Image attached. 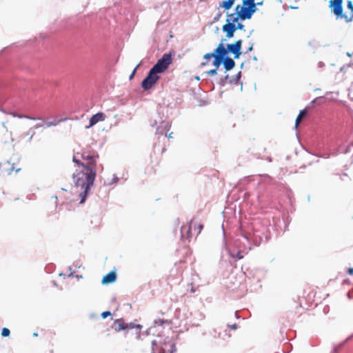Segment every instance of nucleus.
Wrapping results in <instances>:
<instances>
[{
    "mask_svg": "<svg viewBox=\"0 0 353 353\" xmlns=\"http://www.w3.org/2000/svg\"><path fill=\"white\" fill-rule=\"evenodd\" d=\"M81 157L86 161V172H80L74 175V184L77 188H80L79 193L80 203H83L86 199L88 191L92 186L97 175V160L99 154L96 152L90 154L83 151Z\"/></svg>",
    "mask_w": 353,
    "mask_h": 353,
    "instance_id": "obj_1",
    "label": "nucleus"
},
{
    "mask_svg": "<svg viewBox=\"0 0 353 353\" xmlns=\"http://www.w3.org/2000/svg\"><path fill=\"white\" fill-rule=\"evenodd\" d=\"M343 0H330L329 8L332 14L336 19L343 20L345 23H350L353 21V0L347 1V10L343 12Z\"/></svg>",
    "mask_w": 353,
    "mask_h": 353,
    "instance_id": "obj_2",
    "label": "nucleus"
},
{
    "mask_svg": "<svg viewBox=\"0 0 353 353\" xmlns=\"http://www.w3.org/2000/svg\"><path fill=\"white\" fill-rule=\"evenodd\" d=\"M256 10L255 0H242V4L236 6V12L233 14L236 18L244 21L251 19Z\"/></svg>",
    "mask_w": 353,
    "mask_h": 353,
    "instance_id": "obj_3",
    "label": "nucleus"
},
{
    "mask_svg": "<svg viewBox=\"0 0 353 353\" xmlns=\"http://www.w3.org/2000/svg\"><path fill=\"white\" fill-rule=\"evenodd\" d=\"M152 353H176L175 343L169 337L158 336L152 343Z\"/></svg>",
    "mask_w": 353,
    "mask_h": 353,
    "instance_id": "obj_4",
    "label": "nucleus"
},
{
    "mask_svg": "<svg viewBox=\"0 0 353 353\" xmlns=\"http://www.w3.org/2000/svg\"><path fill=\"white\" fill-rule=\"evenodd\" d=\"M239 19L234 16V14H228L227 15L226 23L223 26V32L225 33L228 38H232L236 31L235 23L239 21Z\"/></svg>",
    "mask_w": 353,
    "mask_h": 353,
    "instance_id": "obj_5",
    "label": "nucleus"
},
{
    "mask_svg": "<svg viewBox=\"0 0 353 353\" xmlns=\"http://www.w3.org/2000/svg\"><path fill=\"white\" fill-rule=\"evenodd\" d=\"M172 61V54H164L161 59L158 60L157 63L151 68L157 74L163 72Z\"/></svg>",
    "mask_w": 353,
    "mask_h": 353,
    "instance_id": "obj_6",
    "label": "nucleus"
},
{
    "mask_svg": "<svg viewBox=\"0 0 353 353\" xmlns=\"http://www.w3.org/2000/svg\"><path fill=\"white\" fill-rule=\"evenodd\" d=\"M159 79L158 74L151 69L147 77L143 80L141 86L144 90H148L151 88Z\"/></svg>",
    "mask_w": 353,
    "mask_h": 353,
    "instance_id": "obj_7",
    "label": "nucleus"
},
{
    "mask_svg": "<svg viewBox=\"0 0 353 353\" xmlns=\"http://www.w3.org/2000/svg\"><path fill=\"white\" fill-rule=\"evenodd\" d=\"M1 172L3 176L10 175L13 171L18 172L21 170V168H17L14 163L6 161L0 163Z\"/></svg>",
    "mask_w": 353,
    "mask_h": 353,
    "instance_id": "obj_8",
    "label": "nucleus"
},
{
    "mask_svg": "<svg viewBox=\"0 0 353 353\" xmlns=\"http://www.w3.org/2000/svg\"><path fill=\"white\" fill-rule=\"evenodd\" d=\"M133 327H134L132 325L126 323L123 319H115L112 325V328L117 332L132 329Z\"/></svg>",
    "mask_w": 353,
    "mask_h": 353,
    "instance_id": "obj_9",
    "label": "nucleus"
},
{
    "mask_svg": "<svg viewBox=\"0 0 353 353\" xmlns=\"http://www.w3.org/2000/svg\"><path fill=\"white\" fill-rule=\"evenodd\" d=\"M241 45L242 41L241 39L236 41L234 43L228 44V52L232 53L234 54V59H239L241 54Z\"/></svg>",
    "mask_w": 353,
    "mask_h": 353,
    "instance_id": "obj_10",
    "label": "nucleus"
},
{
    "mask_svg": "<svg viewBox=\"0 0 353 353\" xmlns=\"http://www.w3.org/2000/svg\"><path fill=\"white\" fill-rule=\"evenodd\" d=\"M106 119V115L103 112H98L94 114L90 119L89 125L85 126L86 129H88L97 123L103 121Z\"/></svg>",
    "mask_w": 353,
    "mask_h": 353,
    "instance_id": "obj_11",
    "label": "nucleus"
},
{
    "mask_svg": "<svg viewBox=\"0 0 353 353\" xmlns=\"http://www.w3.org/2000/svg\"><path fill=\"white\" fill-rule=\"evenodd\" d=\"M228 49L225 48L223 43H221L218 45L214 51V57L225 59V55L228 54Z\"/></svg>",
    "mask_w": 353,
    "mask_h": 353,
    "instance_id": "obj_12",
    "label": "nucleus"
},
{
    "mask_svg": "<svg viewBox=\"0 0 353 353\" xmlns=\"http://www.w3.org/2000/svg\"><path fill=\"white\" fill-rule=\"evenodd\" d=\"M117 279V274L114 272H110L108 274L105 275L102 279V283H111L115 281Z\"/></svg>",
    "mask_w": 353,
    "mask_h": 353,
    "instance_id": "obj_13",
    "label": "nucleus"
},
{
    "mask_svg": "<svg viewBox=\"0 0 353 353\" xmlns=\"http://www.w3.org/2000/svg\"><path fill=\"white\" fill-rule=\"evenodd\" d=\"M223 63L226 70H232L235 65L234 61L230 57L223 59Z\"/></svg>",
    "mask_w": 353,
    "mask_h": 353,
    "instance_id": "obj_14",
    "label": "nucleus"
},
{
    "mask_svg": "<svg viewBox=\"0 0 353 353\" xmlns=\"http://www.w3.org/2000/svg\"><path fill=\"white\" fill-rule=\"evenodd\" d=\"M307 112L306 109L302 110L300 111L299 115L297 116L295 121V127L297 128L300 123L301 122L303 117H305L307 114Z\"/></svg>",
    "mask_w": 353,
    "mask_h": 353,
    "instance_id": "obj_15",
    "label": "nucleus"
},
{
    "mask_svg": "<svg viewBox=\"0 0 353 353\" xmlns=\"http://www.w3.org/2000/svg\"><path fill=\"white\" fill-rule=\"evenodd\" d=\"M235 0H225L219 5V8H223L225 10H229L232 8Z\"/></svg>",
    "mask_w": 353,
    "mask_h": 353,
    "instance_id": "obj_16",
    "label": "nucleus"
},
{
    "mask_svg": "<svg viewBox=\"0 0 353 353\" xmlns=\"http://www.w3.org/2000/svg\"><path fill=\"white\" fill-rule=\"evenodd\" d=\"M171 321L170 320H163V319H157L155 320L154 321V323L155 325H163V324H168V325H170L171 324Z\"/></svg>",
    "mask_w": 353,
    "mask_h": 353,
    "instance_id": "obj_17",
    "label": "nucleus"
},
{
    "mask_svg": "<svg viewBox=\"0 0 353 353\" xmlns=\"http://www.w3.org/2000/svg\"><path fill=\"white\" fill-rule=\"evenodd\" d=\"M221 63H223V59L216 57H214L213 64L215 67V69L217 70L219 68Z\"/></svg>",
    "mask_w": 353,
    "mask_h": 353,
    "instance_id": "obj_18",
    "label": "nucleus"
},
{
    "mask_svg": "<svg viewBox=\"0 0 353 353\" xmlns=\"http://www.w3.org/2000/svg\"><path fill=\"white\" fill-rule=\"evenodd\" d=\"M73 161L77 163L79 166L82 167L86 170L85 163H83L81 160L77 158V156H74L72 159Z\"/></svg>",
    "mask_w": 353,
    "mask_h": 353,
    "instance_id": "obj_19",
    "label": "nucleus"
},
{
    "mask_svg": "<svg viewBox=\"0 0 353 353\" xmlns=\"http://www.w3.org/2000/svg\"><path fill=\"white\" fill-rule=\"evenodd\" d=\"M191 227H192V223L188 226L183 225L181 227V232L182 233L184 232L185 230H187V232H188L187 238L191 237V235H190Z\"/></svg>",
    "mask_w": 353,
    "mask_h": 353,
    "instance_id": "obj_20",
    "label": "nucleus"
},
{
    "mask_svg": "<svg viewBox=\"0 0 353 353\" xmlns=\"http://www.w3.org/2000/svg\"><path fill=\"white\" fill-rule=\"evenodd\" d=\"M66 119H60L57 122H54V121H48V122H46V125L47 127H51V126H55L57 125L58 123H59L60 122H62V121H65Z\"/></svg>",
    "mask_w": 353,
    "mask_h": 353,
    "instance_id": "obj_21",
    "label": "nucleus"
},
{
    "mask_svg": "<svg viewBox=\"0 0 353 353\" xmlns=\"http://www.w3.org/2000/svg\"><path fill=\"white\" fill-rule=\"evenodd\" d=\"M10 334V330L7 327H3L1 331V336L3 337L8 336Z\"/></svg>",
    "mask_w": 353,
    "mask_h": 353,
    "instance_id": "obj_22",
    "label": "nucleus"
},
{
    "mask_svg": "<svg viewBox=\"0 0 353 353\" xmlns=\"http://www.w3.org/2000/svg\"><path fill=\"white\" fill-rule=\"evenodd\" d=\"M212 57H214V52L212 53H207L203 56V58L206 60L210 59Z\"/></svg>",
    "mask_w": 353,
    "mask_h": 353,
    "instance_id": "obj_23",
    "label": "nucleus"
},
{
    "mask_svg": "<svg viewBox=\"0 0 353 353\" xmlns=\"http://www.w3.org/2000/svg\"><path fill=\"white\" fill-rule=\"evenodd\" d=\"M110 315H111V312L109 311L103 312L101 314V316L103 319H105Z\"/></svg>",
    "mask_w": 353,
    "mask_h": 353,
    "instance_id": "obj_24",
    "label": "nucleus"
},
{
    "mask_svg": "<svg viewBox=\"0 0 353 353\" xmlns=\"http://www.w3.org/2000/svg\"><path fill=\"white\" fill-rule=\"evenodd\" d=\"M206 74H208V75H215V74H217V70L215 69V68L212 69V70H210L206 72Z\"/></svg>",
    "mask_w": 353,
    "mask_h": 353,
    "instance_id": "obj_25",
    "label": "nucleus"
},
{
    "mask_svg": "<svg viewBox=\"0 0 353 353\" xmlns=\"http://www.w3.org/2000/svg\"><path fill=\"white\" fill-rule=\"evenodd\" d=\"M194 228H195V229L196 228L198 230L197 234H199L201 233V230H203V225L202 224L199 223L197 225L196 227L195 225Z\"/></svg>",
    "mask_w": 353,
    "mask_h": 353,
    "instance_id": "obj_26",
    "label": "nucleus"
},
{
    "mask_svg": "<svg viewBox=\"0 0 353 353\" xmlns=\"http://www.w3.org/2000/svg\"><path fill=\"white\" fill-rule=\"evenodd\" d=\"M235 27H236V30L237 29H239V30H243L244 29V25H243L241 23H239V22H237L236 25L235 24Z\"/></svg>",
    "mask_w": 353,
    "mask_h": 353,
    "instance_id": "obj_27",
    "label": "nucleus"
},
{
    "mask_svg": "<svg viewBox=\"0 0 353 353\" xmlns=\"http://www.w3.org/2000/svg\"><path fill=\"white\" fill-rule=\"evenodd\" d=\"M237 327L238 325L236 324H232L229 325V327L232 330H236Z\"/></svg>",
    "mask_w": 353,
    "mask_h": 353,
    "instance_id": "obj_28",
    "label": "nucleus"
},
{
    "mask_svg": "<svg viewBox=\"0 0 353 353\" xmlns=\"http://www.w3.org/2000/svg\"><path fill=\"white\" fill-rule=\"evenodd\" d=\"M347 273L350 275H352L353 274V268H348L347 270Z\"/></svg>",
    "mask_w": 353,
    "mask_h": 353,
    "instance_id": "obj_29",
    "label": "nucleus"
},
{
    "mask_svg": "<svg viewBox=\"0 0 353 353\" xmlns=\"http://www.w3.org/2000/svg\"><path fill=\"white\" fill-rule=\"evenodd\" d=\"M221 16V13H219V14L217 15V17H214V21H218Z\"/></svg>",
    "mask_w": 353,
    "mask_h": 353,
    "instance_id": "obj_30",
    "label": "nucleus"
},
{
    "mask_svg": "<svg viewBox=\"0 0 353 353\" xmlns=\"http://www.w3.org/2000/svg\"><path fill=\"white\" fill-rule=\"evenodd\" d=\"M252 46L248 48V50L247 52H250V51H252Z\"/></svg>",
    "mask_w": 353,
    "mask_h": 353,
    "instance_id": "obj_31",
    "label": "nucleus"
},
{
    "mask_svg": "<svg viewBox=\"0 0 353 353\" xmlns=\"http://www.w3.org/2000/svg\"><path fill=\"white\" fill-rule=\"evenodd\" d=\"M256 3V6H261L263 4V1L257 2Z\"/></svg>",
    "mask_w": 353,
    "mask_h": 353,
    "instance_id": "obj_32",
    "label": "nucleus"
},
{
    "mask_svg": "<svg viewBox=\"0 0 353 353\" xmlns=\"http://www.w3.org/2000/svg\"><path fill=\"white\" fill-rule=\"evenodd\" d=\"M207 64H208V62H203V63H201V65H202V66H205V65H206Z\"/></svg>",
    "mask_w": 353,
    "mask_h": 353,
    "instance_id": "obj_33",
    "label": "nucleus"
},
{
    "mask_svg": "<svg viewBox=\"0 0 353 353\" xmlns=\"http://www.w3.org/2000/svg\"><path fill=\"white\" fill-rule=\"evenodd\" d=\"M169 137H170V138H172V133H170V134H169Z\"/></svg>",
    "mask_w": 353,
    "mask_h": 353,
    "instance_id": "obj_34",
    "label": "nucleus"
},
{
    "mask_svg": "<svg viewBox=\"0 0 353 353\" xmlns=\"http://www.w3.org/2000/svg\"><path fill=\"white\" fill-rule=\"evenodd\" d=\"M292 9H297L298 7H291Z\"/></svg>",
    "mask_w": 353,
    "mask_h": 353,
    "instance_id": "obj_35",
    "label": "nucleus"
},
{
    "mask_svg": "<svg viewBox=\"0 0 353 353\" xmlns=\"http://www.w3.org/2000/svg\"><path fill=\"white\" fill-rule=\"evenodd\" d=\"M135 70H136V68L134 69V70H133V73L132 74V76L134 74V73L135 72Z\"/></svg>",
    "mask_w": 353,
    "mask_h": 353,
    "instance_id": "obj_36",
    "label": "nucleus"
},
{
    "mask_svg": "<svg viewBox=\"0 0 353 353\" xmlns=\"http://www.w3.org/2000/svg\"><path fill=\"white\" fill-rule=\"evenodd\" d=\"M299 307H302L301 304H299Z\"/></svg>",
    "mask_w": 353,
    "mask_h": 353,
    "instance_id": "obj_37",
    "label": "nucleus"
}]
</instances>
